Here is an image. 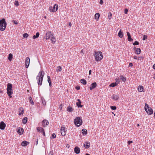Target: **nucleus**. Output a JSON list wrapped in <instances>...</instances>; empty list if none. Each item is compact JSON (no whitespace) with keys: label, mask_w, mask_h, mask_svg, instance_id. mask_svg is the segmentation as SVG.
I'll use <instances>...</instances> for the list:
<instances>
[{"label":"nucleus","mask_w":155,"mask_h":155,"mask_svg":"<svg viewBox=\"0 0 155 155\" xmlns=\"http://www.w3.org/2000/svg\"><path fill=\"white\" fill-rule=\"evenodd\" d=\"M50 39L51 40L52 43H54L56 41L54 35L51 33V31L47 32L46 34V39L48 40Z\"/></svg>","instance_id":"nucleus-1"},{"label":"nucleus","mask_w":155,"mask_h":155,"mask_svg":"<svg viewBox=\"0 0 155 155\" xmlns=\"http://www.w3.org/2000/svg\"><path fill=\"white\" fill-rule=\"evenodd\" d=\"M44 74L45 73L43 71H41V72L39 73L38 75L37 76V79L38 80V84L39 85H41L42 84Z\"/></svg>","instance_id":"nucleus-2"},{"label":"nucleus","mask_w":155,"mask_h":155,"mask_svg":"<svg viewBox=\"0 0 155 155\" xmlns=\"http://www.w3.org/2000/svg\"><path fill=\"white\" fill-rule=\"evenodd\" d=\"M94 56L95 60L97 61H101L103 58L102 52L100 51L95 52Z\"/></svg>","instance_id":"nucleus-3"},{"label":"nucleus","mask_w":155,"mask_h":155,"mask_svg":"<svg viewBox=\"0 0 155 155\" xmlns=\"http://www.w3.org/2000/svg\"><path fill=\"white\" fill-rule=\"evenodd\" d=\"M74 124L77 127L80 126L82 123L81 117H77L74 119Z\"/></svg>","instance_id":"nucleus-4"},{"label":"nucleus","mask_w":155,"mask_h":155,"mask_svg":"<svg viewBox=\"0 0 155 155\" xmlns=\"http://www.w3.org/2000/svg\"><path fill=\"white\" fill-rule=\"evenodd\" d=\"M7 24L4 18L0 20V30L4 31L6 28Z\"/></svg>","instance_id":"nucleus-5"},{"label":"nucleus","mask_w":155,"mask_h":155,"mask_svg":"<svg viewBox=\"0 0 155 155\" xmlns=\"http://www.w3.org/2000/svg\"><path fill=\"white\" fill-rule=\"evenodd\" d=\"M61 133L63 136H64L66 134L65 129L64 126H61Z\"/></svg>","instance_id":"nucleus-6"},{"label":"nucleus","mask_w":155,"mask_h":155,"mask_svg":"<svg viewBox=\"0 0 155 155\" xmlns=\"http://www.w3.org/2000/svg\"><path fill=\"white\" fill-rule=\"evenodd\" d=\"M30 63V58L29 57H27L26 58L25 66L26 68H28Z\"/></svg>","instance_id":"nucleus-7"},{"label":"nucleus","mask_w":155,"mask_h":155,"mask_svg":"<svg viewBox=\"0 0 155 155\" xmlns=\"http://www.w3.org/2000/svg\"><path fill=\"white\" fill-rule=\"evenodd\" d=\"M6 126V125L4 122L2 121L0 123V129L1 130H4Z\"/></svg>","instance_id":"nucleus-8"},{"label":"nucleus","mask_w":155,"mask_h":155,"mask_svg":"<svg viewBox=\"0 0 155 155\" xmlns=\"http://www.w3.org/2000/svg\"><path fill=\"white\" fill-rule=\"evenodd\" d=\"M42 124L43 127H45L46 125H47L49 124V122L46 120H44L42 121Z\"/></svg>","instance_id":"nucleus-9"},{"label":"nucleus","mask_w":155,"mask_h":155,"mask_svg":"<svg viewBox=\"0 0 155 155\" xmlns=\"http://www.w3.org/2000/svg\"><path fill=\"white\" fill-rule=\"evenodd\" d=\"M97 86V83L95 82H94L92 83L90 87V90H92L94 88Z\"/></svg>","instance_id":"nucleus-10"},{"label":"nucleus","mask_w":155,"mask_h":155,"mask_svg":"<svg viewBox=\"0 0 155 155\" xmlns=\"http://www.w3.org/2000/svg\"><path fill=\"white\" fill-rule=\"evenodd\" d=\"M147 113L149 115H151L153 113V110L151 107H149L147 109V111H146Z\"/></svg>","instance_id":"nucleus-11"},{"label":"nucleus","mask_w":155,"mask_h":155,"mask_svg":"<svg viewBox=\"0 0 155 155\" xmlns=\"http://www.w3.org/2000/svg\"><path fill=\"white\" fill-rule=\"evenodd\" d=\"M7 94L8 96H10V97L11 98L12 96H11L12 94H13V91L12 90H9V89H7Z\"/></svg>","instance_id":"nucleus-12"},{"label":"nucleus","mask_w":155,"mask_h":155,"mask_svg":"<svg viewBox=\"0 0 155 155\" xmlns=\"http://www.w3.org/2000/svg\"><path fill=\"white\" fill-rule=\"evenodd\" d=\"M77 101L78 102L76 103L78 107H83V106L81 104V101L80 99H78Z\"/></svg>","instance_id":"nucleus-13"},{"label":"nucleus","mask_w":155,"mask_h":155,"mask_svg":"<svg viewBox=\"0 0 155 155\" xmlns=\"http://www.w3.org/2000/svg\"><path fill=\"white\" fill-rule=\"evenodd\" d=\"M74 152L76 154H78L80 152V148L78 147H75L74 149Z\"/></svg>","instance_id":"nucleus-14"},{"label":"nucleus","mask_w":155,"mask_h":155,"mask_svg":"<svg viewBox=\"0 0 155 155\" xmlns=\"http://www.w3.org/2000/svg\"><path fill=\"white\" fill-rule=\"evenodd\" d=\"M24 113V109L22 107H20L19 108V115H22Z\"/></svg>","instance_id":"nucleus-15"},{"label":"nucleus","mask_w":155,"mask_h":155,"mask_svg":"<svg viewBox=\"0 0 155 155\" xmlns=\"http://www.w3.org/2000/svg\"><path fill=\"white\" fill-rule=\"evenodd\" d=\"M24 130L22 128H19L17 131L18 133L20 135L22 134Z\"/></svg>","instance_id":"nucleus-16"},{"label":"nucleus","mask_w":155,"mask_h":155,"mask_svg":"<svg viewBox=\"0 0 155 155\" xmlns=\"http://www.w3.org/2000/svg\"><path fill=\"white\" fill-rule=\"evenodd\" d=\"M58 8V5L56 4L54 5L53 8V11L54 12L56 11L57 10Z\"/></svg>","instance_id":"nucleus-17"},{"label":"nucleus","mask_w":155,"mask_h":155,"mask_svg":"<svg viewBox=\"0 0 155 155\" xmlns=\"http://www.w3.org/2000/svg\"><path fill=\"white\" fill-rule=\"evenodd\" d=\"M12 85L11 84L8 83L7 84V89L12 90Z\"/></svg>","instance_id":"nucleus-18"},{"label":"nucleus","mask_w":155,"mask_h":155,"mask_svg":"<svg viewBox=\"0 0 155 155\" xmlns=\"http://www.w3.org/2000/svg\"><path fill=\"white\" fill-rule=\"evenodd\" d=\"M37 130L38 132L42 133L44 130V129L42 127H39L37 128Z\"/></svg>","instance_id":"nucleus-19"},{"label":"nucleus","mask_w":155,"mask_h":155,"mask_svg":"<svg viewBox=\"0 0 155 155\" xmlns=\"http://www.w3.org/2000/svg\"><path fill=\"white\" fill-rule=\"evenodd\" d=\"M112 97L113 99L115 101L117 100L119 98V97L117 95L115 94L113 95Z\"/></svg>","instance_id":"nucleus-20"},{"label":"nucleus","mask_w":155,"mask_h":155,"mask_svg":"<svg viewBox=\"0 0 155 155\" xmlns=\"http://www.w3.org/2000/svg\"><path fill=\"white\" fill-rule=\"evenodd\" d=\"M28 143V142L25 141H24L22 142L21 145L23 146H26Z\"/></svg>","instance_id":"nucleus-21"},{"label":"nucleus","mask_w":155,"mask_h":155,"mask_svg":"<svg viewBox=\"0 0 155 155\" xmlns=\"http://www.w3.org/2000/svg\"><path fill=\"white\" fill-rule=\"evenodd\" d=\"M90 144L89 143H85L84 145V146L85 147L86 149L88 148L90 146Z\"/></svg>","instance_id":"nucleus-22"},{"label":"nucleus","mask_w":155,"mask_h":155,"mask_svg":"<svg viewBox=\"0 0 155 155\" xmlns=\"http://www.w3.org/2000/svg\"><path fill=\"white\" fill-rule=\"evenodd\" d=\"M143 90V87L142 86H139L138 87V90L140 92H142Z\"/></svg>","instance_id":"nucleus-23"},{"label":"nucleus","mask_w":155,"mask_h":155,"mask_svg":"<svg viewBox=\"0 0 155 155\" xmlns=\"http://www.w3.org/2000/svg\"><path fill=\"white\" fill-rule=\"evenodd\" d=\"M118 35L119 37L120 38L123 37V33L121 31V30H120L118 32Z\"/></svg>","instance_id":"nucleus-24"},{"label":"nucleus","mask_w":155,"mask_h":155,"mask_svg":"<svg viewBox=\"0 0 155 155\" xmlns=\"http://www.w3.org/2000/svg\"><path fill=\"white\" fill-rule=\"evenodd\" d=\"M87 130L85 129H84L82 130V133L84 135L87 134Z\"/></svg>","instance_id":"nucleus-25"},{"label":"nucleus","mask_w":155,"mask_h":155,"mask_svg":"<svg viewBox=\"0 0 155 155\" xmlns=\"http://www.w3.org/2000/svg\"><path fill=\"white\" fill-rule=\"evenodd\" d=\"M28 100L30 103L32 104V105H34V102L33 101L32 98L31 97H28Z\"/></svg>","instance_id":"nucleus-26"},{"label":"nucleus","mask_w":155,"mask_h":155,"mask_svg":"<svg viewBox=\"0 0 155 155\" xmlns=\"http://www.w3.org/2000/svg\"><path fill=\"white\" fill-rule=\"evenodd\" d=\"M136 54H140L141 52L140 49V48H137L136 49Z\"/></svg>","instance_id":"nucleus-27"},{"label":"nucleus","mask_w":155,"mask_h":155,"mask_svg":"<svg viewBox=\"0 0 155 155\" xmlns=\"http://www.w3.org/2000/svg\"><path fill=\"white\" fill-rule=\"evenodd\" d=\"M12 57H13L12 54L10 53L8 55V59L10 61H11L12 60Z\"/></svg>","instance_id":"nucleus-28"},{"label":"nucleus","mask_w":155,"mask_h":155,"mask_svg":"<svg viewBox=\"0 0 155 155\" xmlns=\"http://www.w3.org/2000/svg\"><path fill=\"white\" fill-rule=\"evenodd\" d=\"M120 78L121 80H122L123 81L125 82L126 79V78L125 77H124L122 75H121L120 77Z\"/></svg>","instance_id":"nucleus-29"},{"label":"nucleus","mask_w":155,"mask_h":155,"mask_svg":"<svg viewBox=\"0 0 155 155\" xmlns=\"http://www.w3.org/2000/svg\"><path fill=\"white\" fill-rule=\"evenodd\" d=\"M67 110L69 112H71L73 110V109L71 107L69 106L68 107Z\"/></svg>","instance_id":"nucleus-30"},{"label":"nucleus","mask_w":155,"mask_h":155,"mask_svg":"<svg viewBox=\"0 0 155 155\" xmlns=\"http://www.w3.org/2000/svg\"><path fill=\"white\" fill-rule=\"evenodd\" d=\"M27 122V117H25L22 120V123L23 124H25Z\"/></svg>","instance_id":"nucleus-31"},{"label":"nucleus","mask_w":155,"mask_h":155,"mask_svg":"<svg viewBox=\"0 0 155 155\" xmlns=\"http://www.w3.org/2000/svg\"><path fill=\"white\" fill-rule=\"evenodd\" d=\"M39 35V32H37L36 34V35H34L33 37V38L34 39H35V38H38Z\"/></svg>","instance_id":"nucleus-32"},{"label":"nucleus","mask_w":155,"mask_h":155,"mask_svg":"<svg viewBox=\"0 0 155 155\" xmlns=\"http://www.w3.org/2000/svg\"><path fill=\"white\" fill-rule=\"evenodd\" d=\"M117 85V83L116 82L113 83L109 85V86L114 87L115 86H116Z\"/></svg>","instance_id":"nucleus-33"},{"label":"nucleus","mask_w":155,"mask_h":155,"mask_svg":"<svg viewBox=\"0 0 155 155\" xmlns=\"http://www.w3.org/2000/svg\"><path fill=\"white\" fill-rule=\"evenodd\" d=\"M81 82L84 85H85L86 84L87 82L86 80L85 79H81Z\"/></svg>","instance_id":"nucleus-34"},{"label":"nucleus","mask_w":155,"mask_h":155,"mask_svg":"<svg viewBox=\"0 0 155 155\" xmlns=\"http://www.w3.org/2000/svg\"><path fill=\"white\" fill-rule=\"evenodd\" d=\"M100 15L99 13H97L95 15V18L96 19H99Z\"/></svg>","instance_id":"nucleus-35"},{"label":"nucleus","mask_w":155,"mask_h":155,"mask_svg":"<svg viewBox=\"0 0 155 155\" xmlns=\"http://www.w3.org/2000/svg\"><path fill=\"white\" fill-rule=\"evenodd\" d=\"M62 70V68L60 66H59L57 67V68L56 69V71L57 72H59L61 71Z\"/></svg>","instance_id":"nucleus-36"},{"label":"nucleus","mask_w":155,"mask_h":155,"mask_svg":"<svg viewBox=\"0 0 155 155\" xmlns=\"http://www.w3.org/2000/svg\"><path fill=\"white\" fill-rule=\"evenodd\" d=\"M150 107H149V105L147 104H145V110L146 111L147 110V109Z\"/></svg>","instance_id":"nucleus-37"},{"label":"nucleus","mask_w":155,"mask_h":155,"mask_svg":"<svg viewBox=\"0 0 155 155\" xmlns=\"http://www.w3.org/2000/svg\"><path fill=\"white\" fill-rule=\"evenodd\" d=\"M48 77V81L49 83H51V80L50 77L49 76H47Z\"/></svg>","instance_id":"nucleus-38"},{"label":"nucleus","mask_w":155,"mask_h":155,"mask_svg":"<svg viewBox=\"0 0 155 155\" xmlns=\"http://www.w3.org/2000/svg\"><path fill=\"white\" fill-rule=\"evenodd\" d=\"M23 36L24 38H27L28 36V35L27 33H24L23 34Z\"/></svg>","instance_id":"nucleus-39"},{"label":"nucleus","mask_w":155,"mask_h":155,"mask_svg":"<svg viewBox=\"0 0 155 155\" xmlns=\"http://www.w3.org/2000/svg\"><path fill=\"white\" fill-rule=\"evenodd\" d=\"M139 42L137 41H135L133 43V45H139Z\"/></svg>","instance_id":"nucleus-40"},{"label":"nucleus","mask_w":155,"mask_h":155,"mask_svg":"<svg viewBox=\"0 0 155 155\" xmlns=\"http://www.w3.org/2000/svg\"><path fill=\"white\" fill-rule=\"evenodd\" d=\"M112 16V14L110 12H109L108 14V18L110 19H111Z\"/></svg>","instance_id":"nucleus-41"},{"label":"nucleus","mask_w":155,"mask_h":155,"mask_svg":"<svg viewBox=\"0 0 155 155\" xmlns=\"http://www.w3.org/2000/svg\"><path fill=\"white\" fill-rule=\"evenodd\" d=\"M127 39L128 41H132L133 40V39L131 38V36H128Z\"/></svg>","instance_id":"nucleus-42"},{"label":"nucleus","mask_w":155,"mask_h":155,"mask_svg":"<svg viewBox=\"0 0 155 155\" xmlns=\"http://www.w3.org/2000/svg\"><path fill=\"white\" fill-rule=\"evenodd\" d=\"M15 5L16 6H18L19 5L18 2L17 1H15L14 2Z\"/></svg>","instance_id":"nucleus-43"},{"label":"nucleus","mask_w":155,"mask_h":155,"mask_svg":"<svg viewBox=\"0 0 155 155\" xmlns=\"http://www.w3.org/2000/svg\"><path fill=\"white\" fill-rule=\"evenodd\" d=\"M147 35H144L143 36V40H146V39H147Z\"/></svg>","instance_id":"nucleus-44"},{"label":"nucleus","mask_w":155,"mask_h":155,"mask_svg":"<svg viewBox=\"0 0 155 155\" xmlns=\"http://www.w3.org/2000/svg\"><path fill=\"white\" fill-rule=\"evenodd\" d=\"M42 101L43 104L44 105H45L46 104V102L45 101L44 99H42Z\"/></svg>","instance_id":"nucleus-45"},{"label":"nucleus","mask_w":155,"mask_h":155,"mask_svg":"<svg viewBox=\"0 0 155 155\" xmlns=\"http://www.w3.org/2000/svg\"><path fill=\"white\" fill-rule=\"evenodd\" d=\"M111 108L113 110H115L117 108L116 106H110Z\"/></svg>","instance_id":"nucleus-46"},{"label":"nucleus","mask_w":155,"mask_h":155,"mask_svg":"<svg viewBox=\"0 0 155 155\" xmlns=\"http://www.w3.org/2000/svg\"><path fill=\"white\" fill-rule=\"evenodd\" d=\"M49 10L51 12H54L53 11V8L52 7H49Z\"/></svg>","instance_id":"nucleus-47"},{"label":"nucleus","mask_w":155,"mask_h":155,"mask_svg":"<svg viewBox=\"0 0 155 155\" xmlns=\"http://www.w3.org/2000/svg\"><path fill=\"white\" fill-rule=\"evenodd\" d=\"M128 12V10L126 8L125 9V10H124V13L125 14H127Z\"/></svg>","instance_id":"nucleus-48"},{"label":"nucleus","mask_w":155,"mask_h":155,"mask_svg":"<svg viewBox=\"0 0 155 155\" xmlns=\"http://www.w3.org/2000/svg\"><path fill=\"white\" fill-rule=\"evenodd\" d=\"M56 137V134H55L53 133L52 134V138H55Z\"/></svg>","instance_id":"nucleus-49"},{"label":"nucleus","mask_w":155,"mask_h":155,"mask_svg":"<svg viewBox=\"0 0 155 155\" xmlns=\"http://www.w3.org/2000/svg\"><path fill=\"white\" fill-rule=\"evenodd\" d=\"M133 142L132 141L129 140L128 141L127 143L128 145L130 144Z\"/></svg>","instance_id":"nucleus-50"},{"label":"nucleus","mask_w":155,"mask_h":155,"mask_svg":"<svg viewBox=\"0 0 155 155\" xmlns=\"http://www.w3.org/2000/svg\"><path fill=\"white\" fill-rule=\"evenodd\" d=\"M75 88L77 90H79L80 89V87L79 86H76Z\"/></svg>","instance_id":"nucleus-51"},{"label":"nucleus","mask_w":155,"mask_h":155,"mask_svg":"<svg viewBox=\"0 0 155 155\" xmlns=\"http://www.w3.org/2000/svg\"><path fill=\"white\" fill-rule=\"evenodd\" d=\"M13 22L14 23V24H18V22L16 21H15V20H13Z\"/></svg>","instance_id":"nucleus-52"},{"label":"nucleus","mask_w":155,"mask_h":155,"mask_svg":"<svg viewBox=\"0 0 155 155\" xmlns=\"http://www.w3.org/2000/svg\"><path fill=\"white\" fill-rule=\"evenodd\" d=\"M103 3V1L102 0H100V3L101 4H102Z\"/></svg>","instance_id":"nucleus-53"},{"label":"nucleus","mask_w":155,"mask_h":155,"mask_svg":"<svg viewBox=\"0 0 155 155\" xmlns=\"http://www.w3.org/2000/svg\"><path fill=\"white\" fill-rule=\"evenodd\" d=\"M127 36H130V33L128 32H127Z\"/></svg>","instance_id":"nucleus-54"},{"label":"nucleus","mask_w":155,"mask_h":155,"mask_svg":"<svg viewBox=\"0 0 155 155\" xmlns=\"http://www.w3.org/2000/svg\"><path fill=\"white\" fill-rule=\"evenodd\" d=\"M133 66V64L132 63H130L129 64V66L132 67Z\"/></svg>","instance_id":"nucleus-55"},{"label":"nucleus","mask_w":155,"mask_h":155,"mask_svg":"<svg viewBox=\"0 0 155 155\" xmlns=\"http://www.w3.org/2000/svg\"><path fill=\"white\" fill-rule=\"evenodd\" d=\"M137 57L136 56H134V59H137Z\"/></svg>","instance_id":"nucleus-56"},{"label":"nucleus","mask_w":155,"mask_h":155,"mask_svg":"<svg viewBox=\"0 0 155 155\" xmlns=\"http://www.w3.org/2000/svg\"><path fill=\"white\" fill-rule=\"evenodd\" d=\"M91 70H90L89 71V74L90 75L91 74Z\"/></svg>","instance_id":"nucleus-57"},{"label":"nucleus","mask_w":155,"mask_h":155,"mask_svg":"<svg viewBox=\"0 0 155 155\" xmlns=\"http://www.w3.org/2000/svg\"><path fill=\"white\" fill-rule=\"evenodd\" d=\"M42 133H43V134L44 135V136H45V133L44 130Z\"/></svg>","instance_id":"nucleus-58"},{"label":"nucleus","mask_w":155,"mask_h":155,"mask_svg":"<svg viewBox=\"0 0 155 155\" xmlns=\"http://www.w3.org/2000/svg\"><path fill=\"white\" fill-rule=\"evenodd\" d=\"M153 68L155 70V64H154L153 66Z\"/></svg>","instance_id":"nucleus-59"},{"label":"nucleus","mask_w":155,"mask_h":155,"mask_svg":"<svg viewBox=\"0 0 155 155\" xmlns=\"http://www.w3.org/2000/svg\"><path fill=\"white\" fill-rule=\"evenodd\" d=\"M115 80L116 82H117V81H118L119 82V79H116Z\"/></svg>","instance_id":"nucleus-60"},{"label":"nucleus","mask_w":155,"mask_h":155,"mask_svg":"<svg viewBox=\"0 0 155 155\" xmlns=\"http://www.w3.org/2000/svg\"><path fill=\"white\" fill-rule=\"evenodd\" d=\"M38 139H37V141H36V145H37V144H38Z\"/></svg>","instance_id":"nucleus-61"},{"label":"nucleus","mask_w":155,"mask_h":155,"mask_svg":"<svg viewBox=\"0 0 155 155\" xmlns=\"http://www.w3.org/2000/svg\"><path fill=\"white\" fill-rule=\"evenodd\" d=\"M49 86L50 87H51V83H49Z\"/></svg>","instance_id":"nucleus-62"},{"label":"nucleus","mask_w":155,"mask_h":155,"mask_svg":"<svg viewBox=\"0 0 155 155\" xmlns=\"http://www.w3.org/2000/svg\"><path fill=\"white\" fill-rule=\"evenodd\" d=\"M83 50H82L81 51V53H83Z\"/></svg>","instance_id":"nucleus-63"},{"label":"nucleus","mask_w":155,"mask_h":155,"mask_svg":"<svg viewBox=\"0 0 155 155\" xmlns=\"http://www.w3.org/2000/svg\"><path fill=\"white\" fill-rule=\"evenodd\" d=\"M69 25H70V26H71V23L70 22V23H69Z\"/></svg>","instance_id":"nucleus-64"}]
</instances>
